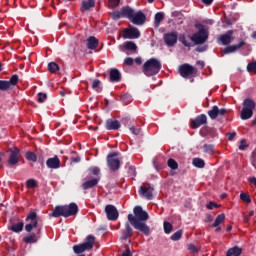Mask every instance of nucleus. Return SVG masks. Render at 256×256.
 <instances>
[{
	"label": "nucleus",
	"mask_w": 256,
	"mask_h": 256,
	"mask_svg": "<svg viewBox=\"0 0 256 256\" xmlns=\"http://www.w3.org/2000/svg\"><path fill=\"white\" fill-rule=\"evenodd\" d=\"M133 214H128V221L136 231H140L146 237L151 235V227L147 225L146 221H149V213L143 210L141 206H135L133 208Z\"/></svg>",
	"instance_id": "nucleus-1"
},
{
	"label": "nucleus",
	"mask_w": 256,
	"mask_h": 256,
	"mask_svg": "<svg viewBox=\"0 0 256 256\" xmlns=\"http://www.w3.org/2000/svg\"><path fill=\"white\" fill-rule=\"evenodd\" d=\"M79 213V206L75 202L69 205L56 206L52 211V217H73Z\"/></svg>",
	"instance_id": "nucleus-2"
},
{
	"label": "nucleus",
	"mask_w": 256,
	"mask_h": 256,
	"mask_svg": "<svg viewBox=\"0 0 256 256\" xmlns=\"http://www.w3.org/2000/svg\"><path fill=\"white\" fill-rule=\"evenodd\" d=\"M163 65L161 61L157 58L148 59L142 66V73L146 75V77H153L155 75H159Z\"/></svg>",
	"instance_id": "nucleus-3"
},
{
	"label": "nucleus",
	"mask_w": 256,
	"mask_h": 256,
	"mask_svg": "<svg viewBox=\"0 0 256 256\" xmlns=\"http://www.w3.org/2000/svg\"><path fill=\"white\" fill-rule=\"evenodd\" d=\"M94 245H95V236L88 235L83 243L73 246V251L74 253L79 255L81 253H85V251H91Z\"/></svg>",
	"instance_id": "nucleus-4"
},
{
	"label": "nucleus",
	"mask_w": 256,
	"mask_h": 256,
	"mask_svg": "<svg viewBox=\"0 0 256 256\" xmlns=\"http://www.w3.org/2000/svg\"><path fill=\"white\" fill-rule=\"evenodd\" d=\"M196 27L198 28V32L192 35V42H194V45H203L204 43H207L209 32L205 30V26H203V24H198Z\"/></svg>",
	"instance_id": "nucleus-5"
},
{
	"label": "nucleus",
	"mask_w": 256,
	"mask_h": 256,
	"mask_svg": "<svg viewBox=\"0 0 256 256\" xmlns=\"http://www.w3.org/2000/svg\"><path fill=\"white\" fill-rule=\"evenodd\" d=\"M255 107V101L251 100V98H246L243 101V109L240 114L242 121H247V119L253 117V109H255Z\"/></svg>",
	"instance_id": "nucleus-6"
},
{
	"label": "nucleus",
	"mask_w": 256,
	"mask_h": 256,
	"mask_svg": "<svg viewBox=\"0 0 256 256\" xmlns=\"http://www.w3.org/2000/svg\"><path fill=\"white\" fill-rule=\"evenodd\" d=\"M26 221L29 222L25 225V231L27 233H31L33 229H37V225H39V221L37 220V212H30L26 217Z\"/></svg>",
	"instance_id": "nucleus-7"
},
{
	"label": "nucleus",
	"mask_w": 256,
	"mask_h": 256,
	"mask_svg": "<svg viewBox=\"0 0 256 256\" xmlns=\"http://www.w3.org/2000/svg\"><path fill=\"white\" fill-rule=\"evenodd\" d=\"M115 157H117V152L110 153L107 156V165L110 171H119V168L121 167V161Z\"/></svg>",
	"instance_id": "nucleus-8"
},
{
	"label": "nucleus",
	"mask_w": 256,
	"mask_h": 256,
	"mask_svg": "<svg viewBox=\"0 0 256 256\" xmlns=\"http://www.w3.org/2000/svg\"><path fill=\"white\" fill-rule=\"evenodd\" d=\"M105 213L108 221H117L119 219V210L112 204L105 206Z\"/></svg>",
	"instance_id": "nucleus-9"
},
{
	"label": "nucleus",
	"mask_w": 256,
	"mask_h": 256,
	"mask_svg": "<svg viewBox=\"0 0 256 256\" xmlns=\"http://www.w3.org/2000/svg\"><path fill=\"white\" fill-rule=\"evenodd\" d=\"M179 74L184 79H188V77L195 75V68L189 64H183L179 67Z\"/></svg>",
	"instance_id": "nucleus-10"
},
{
	"label": "nucleus",
	"mask_w": 256,
	"mask_h": 256,
	"mask_svg": "<svg viewBox=\"0 0 256 256\" xmlns=\"http://www.w3.org/2000/svg\"><path fill=\"white\" fill-rule=\"evenodd\" d=\"M202 125H207V115L200 114L190 121L191 129H199Z\"/></svg>",
	"instance_id": "nucleus-11"
},
{
	"label": "nucleus",
	"mask_w": 256,
	"mask_h": 256,
	"mask_svg": "<svg viewBox=\"0 0 256 256\" xmlns=\"http://www.w3.org/2000/svg\"><path fill=\"white\" fill-rule=\"evenodd\" d=\"M153 191H155V188L151 186V184H148V186H140L139 189L140 195H142V197H145V199H147L148 201H151L153 199Z\"/></svg>",
	"instance_id": "nucleus-12"
},
{
	"label": "nucleus",
	"mask_w": 256,
	"mask_h": 256,
	"mask_svg": "<svg viewBox=\"0 0 256 256\" xmlns=\"http://www.w3.org/2000/svg\"><path fill=\"white\" fill-rule=\"evenodd\" d=\"M10 156L8 159V165L11 167H15V165L19 164V155H21V150L18 148L10 149Z\"/></svg>",
	"instance_id": "nucleus-13"
},
{
	"label": "nucleus",
	"mask_w": 256,
	"mask_h": 256,
	"mask_svg": "<svg viewBox=\"0 0 256 256\" xmlns=\"http://www.w3.org/2000/svg\"><path fill=\"white\" fill-rule=\"evenodd\" d=\"M141 37V32H139V29L135 27L126 28L123 33L124 39H139Z\"/></svg>",
	"instance_id": "nucleus-14"
},
{
	"label": "nucleus",
	"mask_w": 256,
	"mask_h": 256,
	"mask_svg": "<svg viewBox=\"0 0 256 256\" xmlns=\"http://www.w3.org/2000/svg\"><path fill=\"white\" fill-rule=\"evenodd\" d=\"M179 34L177 32H170L164 34V42L166 43L167 47H173L177 44V39Z\"/></svg>",
	"instance_id": "nucleus-15"
},
{
	"label": "nucleus",
	"mask_w": 256,
	"mask_h": 256,
	"mask_svg": "<svg viewBox=\"0 0 256 256\" xmlns=\"http://www.w3.org/2000/svg\"><path fill=\"white\" fill-rule=\"evenodd\" d=\"M130 21L134 25H145L147 21V16H145V13H143V11H138L134 13V16H132V19Z\"/></svg>",
	"instance_id": "nucleus-16"
},
{
	"label": "nucleus",
	"mask_w": 256,
	"mask_h": 256,
	"mask_svg": "<svg viewBox=\"0 0 256 256\" xmlns=\"http://www.w3.org/2000/svg\"><path fill=\"white\" fill-rule=\"evenodd\" d=\"M133 237V228L131 227V222H126L124 229L121 231L120 239L122 241H127V239H131Z\"/></svg>",
	"instance_id": "nucleus-17"
},
{
	"label": "nucleus",
	"mask_w": 256,
	"mask_h": 256,
	"mask_svg": "<svg viewBox=\"0 0 256 256\" xmlns=\"http://www.w3.org/2000/svg\"><path fill=\"white\" fill-rule=\"evenodd\" d=\"M245 45V40H241L238 44L230 45L222 49L224 55H229L231 53H237L241 47Z\"/></svg>",
	"instance_id": "nucleus-18"
},
{
	"label": "nucleus",
	"mask_w": 256,
	"mask_h": 256,
	"mask_svg": "<svg viewBox=\"0 0 256 256\" xmlns=\"http://www.w3.org/2000/svg\"><path fill=\"white\" fill-rule=\"evenodd\" d=\"M235 33L234 30H228L225 34H222L219 39L218 43L220 45H229L231 44V41H233V34Z\"/></svg>",
	"instance_id": "nucleus-19"
},
{
	"label": "nucleus",
	"mask_w": 256,
	"mask_h": 256,
	"mask_svg": "<svg viewBox=\"0 0 256 256\" xmlns=\"http://www.w3.org/2000/svg\"><path fill=\"white\" fill-rule=\"evenodd\" d=\"M46 166L48 169H59V167H61V159H59L58 155H55L52 158H48L46 160Z\"/></svg>",
	"instance_id": "nucleus-20"
},
{
	"label": "nucleus",
	"mask_w": 256,
	"mask_h": 256,
	"mask_svg": "<svg viewBox=\"0 0 256 256\" xmlns=\"http://www.w3.org/2000/svg\"><path fill=\"white\" fill-rule=\"evenodd\" d=\"M105 127L107 131H118V129H121V122L119 120L108 119Z\"/></svg>",
	"instance_id": "nucleus-21"
},
{
	"label": "nucleus",
	"mask_w": 256,
	"mask_h": 256,
	"mask_svg": "<svg viewBox=\"0 0 256 256\" xmlns=\"http://www.w3.org/2000/svg\"><path fill=\"white\" fill-rule=\"evenodd\" d=\"M99 181H101V178H93L91 180H88L82 183L81 187L84 191H87V189H93V187H97V185L99 184Z\"/></svg>",
	"instance_id": "nucleus-22"
},
{
	"label": "nucleus",
	"mask_w": 256,
	"mask_h": 256,
	"mask_svg": "<svg viewBox=\"0 0 256 256\" xmlns=\"http://www.w3.org/2000/svg\"><path fill=\"white\" fill-rule=\"evenodd\" d=\"M109 75L111 83H119L121 81V72L117 68L110 69Z\"/></svg>",
	"instance_id": "nucleus-23"
},
{
	"label": "nucleus",
	"mask_w": 256,
	"mask_h": 256,
	"mask_svg": "<svg viewBox=\"0 0 256 256\" xmlns=\"http://www.w3.org/2000/svg\"><path fill=\"white\" fill-rule=\"evenodd\" d=\"M86 47L91 51L95 50L96 47H99V40L95 36H90L86 40Z\"/></svg>",
	"instance_id": "nucleus-24"
},
{
	"label": "nucleus",
	"mask_w": 256,
	"mask_h": 256,
	"mask_svg": "<svg viewBox=\"0 0 256 256\" xmlns=\"http://www.w3.org/2000/svg\"><path fill=\"white\" fill-rule=\"evenodd\" d=\"M179 41H180V43H182V45H184V47H192L193 46V44L191 43L193 41V36H191V35L181 34L179 36Z\"/></svg>",
	"instance_id": "nucleus-25"
},
{
	"label": "nucleus",
	"mask_w": 256,
	"mask_h": 256,
	"mask_svg": "<svg viewBox=\"0 0 256 256\" xmlns=\"http://www.w3.org/2000/svg\"><path fill=\"white\" fill-rule=\"evenodd\" d=\"M121 11H122V17L124 19H129V21H131V19L133 18L134 14H135V10H133V8H131L129 6L122 7Z\"/></svg>",
	"instance_id": "nucleus-26"
},
{
	"label": "nucleus",
	"mask_w": 256,
	"mask_h": 256,
	"mask_svg": "<svg viewBox=\"0 0 256 256\" xmlns=\"http://www.w3.org/2000/svg\"><path fill=\"white\" fill-rule=\"evenodd\" d=\"M243 253V249L239 246H234L232 248H229L226 252V256H241Z\"/></svg>",
	"instance_id": "nucleus-27"
},
{
	"label": "nucleus",
	"mask_w": 256,
	"mask_h": 256,
	"mask_svg": "<svg viewBox=\"0 0 256 256\" xmlns=\"http://www.w3.org/2000/svg\"><path fill=\"white\" fill-rule=\"evenodd\" d=\"M95 7V0H84L81 4V11H89V9H93Z\"/></svg>",
	"instance_id": "nucleus-28"
},
{
	"label": "nucleus",
	"mask_w": 256,
	"mask_h": 256,
	"mask_svg": "<svg viewBox=\"0 0 256 256\" xmlns=\"http://www.w3.org/2000/svg\"><path fill=\"white\" fill-rule=\"evenodd\" d=\"M23 227H25V223L23 222H18L16 224H13L9 230L13 231V233H21L23 231Z\"/></svg>",
	"instance_id": "nucleus-29"
},
{
	"label": "nucleus",
	"mask_w": 256,
	"mask_h": 256,
	"mask_svg": "<svg viewBox=\"0 0 256 256\" xmlns=\"http://www.w3.org/2000/svg\"><path fill=\"white\" fill-rule=\"evenodd\" d=\"M23 241H24V243H27V244L37 243V241H38L37 234L31 233L30 235L25 236L23 238Z\"/></svg>",
	"instance_id": "nucleus-30"
},
{
	"label": "nucleus",
	"mask_w": 256,
	"mask_h": 256,
	"mask_svg": "<svg viewBox=\"0 0 256 256\" xmlns=\"http://www.w3.org/2000/svg\"><path fill=\"white\" fill-rule=\"evenodd\" d=\"M210 119H217L219 117V107L217 105L213 106L211 110L208 111Z\"/></svg>",
	"instance_id": "nucleus-31"
},
{
	"label": "nucleus",
	"mask_w": 256,
	"mask_h": 256,
	"mask_svg": "<svg viewBox=\"0 0 256 256\" xmlns=\"http://www.w3.org/2000/svg\"><path fill=\"white\" fill-rule=\"evenodd\" d=\"M8 87H16L17 83H19V75L13 74L10 79L7 81Z\"/></svg>",
	"instance_id": "nucleus-32"
},
{
	"label": "nucleus",
	"mask_w": 256,
	"mask_h": 256,
	"mask_svg": "<svg viewBox=\"0 0 256 256\" xmlns=\"http://www.w3.org/2000/svg\"><path fill=\"white\" fill-rule=\"evenodd\" d=\"M192 165L197 167V169H203V167H205V160L201 158H193Z\"/></svg>",
	"instance_id": "nucleus-33"
},
{
	"label": "nucleus",
	"mask_w": 256,
	"mask_h": 256,
	"mask_svg": "<svg viewBox=\"0 0 256 256\" xmlns=\"http://www.w3.org/2000/svg\"><path fill=\"white\" fill-rule=\"evenodd\" d=\"M163 12H157L154 17V27H159L161 25V21L164 19Z\"/></svg>",
	"instance_id": "nucleus-34"
},
{
	"label": "nucleus",
	"mask_w": 256,
	"mask_h": 256,
	"mask_svg": "<svg viewBox=\"0 0 256 256\" xmlns=\"http://www.w3.org/2000/svg\"><path fill=\"white\" fill-rule=\"evenodd\" d=\"M225 222V214H219L214 223L211 225V227H219L221 225V223H224Z\"/></svg>",
	"instance_id": "nucleus-35"
},
{
	"label": "nucleus",
	"mask_w": 256,
	"mask_h": 256,
	"mask_svg": "<svg viewBox=\"0 0 256 256\" xmlns=\"http://www.w3.org/2000/svg\"><path fill=\"white\" fill-rule=\"evenodd\" d=\"M27 161H32V163H37V154L33 151H27L25 154Z\"/></svg>",
	"instance_id": "nucleus-36"
},
{
	"label": "nucleus",
	"mask_w": 256,
	"mask_h": 256,
	"mask_svg": "<svg viewBox=\"0 0 256 256\" xmlns=\"http://www.w3.org/2000/svg\"><path fill=\"white\" fill-rule=\"evenodd\" d=\"M203 149L204 153H208V155H213L215 153V146L213 144H204Z\"/></svg>",
	"instance_id": "nucleus-37"
},
{
	"label": "nucleus",
	"mask_w": 256,
	"mask_h": 256,
	"mask_svg": "<svg viewBox=\"0 0 256 256\" xmlns=\"http://www.w3.org/2000/svg\"><path fill=\"white\" fill-rule=\"evenodd\" d=\"M124 48L127 51H137V44H135V42L127 41L124 43Z\"/></svg>",
	"instance_id": "nucleus-38"
},
{
	"label": "nucleus",
	"mask_w": 256,
	"mask_h": 256,
	"mask_svg": "<svg viewBox=\"0 0 256 256\" xmlns=\"http://www.w3.org/2000/svg\"><path fill=\"white\" fill-rule=\"evenodd\" d=\"M167 165L170 169H172V171H175L177 169H179V164L177 163V161H175V159L173 158H169L167 161Z\"/></svg>",
	"instance_id": "nucleus-39"
},
{
	"label": "nucleus",
	"mask_w": 256,
	"mask_h": 256,
	"mask_svg": "<svg viewBox=\"0 0 256 256\" xmlns=\"http://www.w3.org/2000/svg\"><path fill=\"white\" fill-rule=\"evenodd\" d=\"M110 15L114 21H119V19H124L123 12L121 9L119 11H114V12L110 13Z\"/></svg>",
	"instance_id": "nucleus-40"
},
{
	"label": "nucleus",
	"mask_w": 256,
	"mask_h": 256,
	"mask_svg": "<svg viewBox=\"0 0 256 256\" xmlns=\"http://www.w3.org/2000/svg\"><path fill=\"white\" fill-rule=\"evenodd\" d=\"M48 71L50 73H57V71H59V64L55 62H50L48 64Z\"/></svg>",
	"instance_id": "nucleus-41"
},
{
	"label": "nucleus",
	"mask_w": 256,
	"mask_h": 256,
	"mask_svg": "<svg viewBox=\"0 0 256 256\" xmlns=\"http://www.w3.org/2000/svg\"><path fill=\"white\" fill-rule=\"evenodd\" d=\"M121 101L123 103H126V105H127V104L131 103V101H133V96H131V94H129V93H124L121 96Z\"/></svg>",
	"instance_id": "nucleus-42"
},
{
	"label": "nucleus",
	"mask_w": 256,
	"mask_h": 256,
	"mask_svg": "<svg viewBox=\"0 0 256 256\" xmlns=\"http://www.w3.org/2000/svg\"><path fill=\"white\" fill-rule=\"evenodd\" d=\"M183 237V230L176 231L171 237V241H179Z\"/></svg>",
	"instance_id": "nucleus-43"
},
{
	"label": "nucleus",
	"mask_w": 256,
	"mask_h": 256,
	"mask_svg": "<svg viewBox=\"0 0 256 256\" xmlns=\"http://www.w3.org/2000/svg\"><path fill=\"white\" fill-rule=\"evenodd\" d=\"M171 231H173V224L169 222H164V233H166V235H169Z\"/></svg>",
	"instance_id": "nucleus-44"
},
{
	"label": "nucleus",
	"mask_w": 256,
	"mask_h": 256,
	"mask_svg": "<svg viewBox=\"0 0 256 256\" xmlns=\"http://www.w3.org/2000/svg\"><path fill=\"white\" fill-rule=\"evenodd\" d=\"M9 84L7 83V80H0V91H9Z\"/></svg>",
	"instance_id": "nucleus-45"
},
{
	"label": "nucleus",
	"mask_w": 256,
	"mask_h": 256,
	"mask_svg": "<svg viewBox=\"0 0 256 256\" xmlns=\"http://www.w3.org/2000/svg\"><path fill=\"white\" fill-rule=\"evenodd\" d=\"M247 71L249 73H256V61L255 62H250L247 65Z\"/></svg>",
	"instance_id": "nucleus-46"
},
{
	"label": "nucleus",
	"mask_w": 256,
	"mask_h": 256,
	"mask_svg": "<svg viewBox=\"0 0 256 256\" xmlns=\"http://www.w3.org/2000/svg\"><path fill=\"white\" fill-rule=\"evenodd\" d=\"M46 99H47V94H45L43 92H39L37 94V101H38V103H45Z\"/></svg>",
	"instance_id": "nucleus-47"
},
{
	"label": "nucleus",
	"mask_w": 256,
	"mask_h": 256,
	"mask_svg": "<svg viewBox=\"0 0 256 256\" xmlns=\"http://www.w3.org/2000/svg\"><path fill=\"white\" fill-rule=\"evenodd\" d=\"M26 186L28 189H33V188L37 187V181H35V179H29L26 182Z\"/></svg>",
	"instance_id": "nucleus-48"
},
{
	"label": "nucleus",
	"mask_w": 256,
	"mask_h": 256,
	"mask_svg": "<svg viewBox=\"0 0 256 256\" xmlns=\"http://www.w3.org/2000/svg\"><path fill=\"white\" fill-rule=\"evenodd\" d=\"M240 199L241 201H244V203H251V197L247 193H241Z\"/></svg>",
	"instance_id": "nucleus-49"
},
{
	"label": "nucleus",
	"mask_w": 256,
	"mask_h": 256,
	"mask_svg": "<svg viewBox=\"0 0 256 256\" xmlns=\"http://www.w3.org/2000/svg\"><path fill=\"white\" fill-rule=\"evenodd\" d=\"M101 85V80L99 79H95L93 82H92V89H94L95 91H101L99 90V86Z\"/></svg>",
	"instance_id": "nucleus-50"
},
{
	"label": "nucleus",
	"mask_w": 256,
	"mask_h": 256,
	"mask_svg": "<svg viewBox=\"0 0 256 256\" xmlns=\"http://www.w3.org/2000/svg\"><path fill=\"white\" fill-rule=\"evenodd\" d=\"M129 129L133 135H141V127L135 128V126H131Z\"/></svg>",
	"instance_id": "nucleus-51"
},
{
	"label": "nucleus",
	"mask_w": 256,
	"mask_h": 256,
	"mask_svg": "<svg viewBox=\"0 0 256 256\" xmlns=\"http://www.w3.org/2000/svg\"><path fill=\"white\" fill-rule=\"evenodd\" d=\"M207 49H209L208 45H203V46H198L195 48V51L197 53H205V51H207Z\"/></svg>",
	"instance_id": "nucleus-52"
},
{
	"label": "nucleus",
	"mask_w": 256,
	"mask_h": 256,
	"mask_svg": "<svg viewBox=\"0 0 256 256\" xmlns=\"http://www.w3.org/2000/svg\"><path fill=\"white\" fill-rule=\"evenodd\" d=\"M188 250L190 251V253H193L194 255H197V253H199V250H197V247L194 244H189Z\"/></svg>",
	"instance_id": "nucleus-53"
},
{
	"label": "nucleus",
	"mask_w": 256,
	"mask_h": 256,
	"mask_svg": "<svg viewBox=\"0 0 256 256\" xmlns=\"http://www.w3.org/2000/svg\"><path fill=\"white\" fill-rule=\"evenodd\" d=\"M108 1L112 9L119 7V3H121V0H108Z\"/></svg>",
	"instance_id": "nucleus-54"
},
{
	"label": "nucleus",
	"mask_w": 256,
	"mask_h": 256,
	"mask_svg": "<svg viewBox=\"0 0 256 256\" xmlns=\"http://www.w3.org/2000/svg\"><path fill=\"white\" fill-rule=\"evenodd\" d=\"M135 63V60L131 57H127L124 59V65H127L128 67H131Z\"/></svg>",
	"instance_id": "nucleus-55"
},
{
	"label": "nucleus",
	"mask_w": 256,
	"mask_h": 256,
	"mask_svg": "<svg viewBox=\"0 0 256 256\" xmlns=\"http://www.w3.org/2000/svg\"><path fill=\"white\" fill-rule=\"evenodd\" d=\"M239 149L240 151H245V149H247V141L245 139L241 140Z\"/></svg>",
	"instance_id": "nucleus-56"
},
{
	"label": "nucleus",
	"mask_w": 256,
	"mask_h": 256,
	"mask_svg": "<svg viewBox=\"0 0 256 256\" xmlns=\"http://www.w3.org/2000/svg\"><path fill=\"white\" fill-rule=\"evenodd\" d=\"M90 173H92V175H99V173H101V169H99V167H92L90 168Z\"/></svg>",
	"instance_id": "nucleus-57"
},
{
	"label": "nucleus",
	"mask_w": 256,
	"mask_h": 256,
	"mask_svg": "<svg viewBox=\"0 0 256 256\" xmlns=\"http://www.w3.org/2000/svg\"><path fill=\"white\" fill-rule=\"evenodd\" d=\"M153 165H154L156 171H161V169H163V164H161V163H159L157 161H154Z\"/></svg>",
	"instance_id": "nucleus-58"
},
{
	"label": "nucleus",
	"mask_w": 256,
	"mask_h": 256,
	"mask_svg": "<svg viewBox=\"0 0 256 256\" xmlns=\"http://www.w3.org/2000/svg\"><path fill=\"white\" fill-rule=\"evenodd\" d=\"M214 207H219V206L217 205V203H215V202H213V201H210V202L206 205V208L209 209V210L213 209Z\"/></svg>",
	"instance_id": "nucleus-59"
},
{
	"label": "nucleus",
	"mask_w": 256,
	"mask_h": 256,
	"mask_svg": "<svg viewBox=\"0 0 256 256\" xmlns=\"http://www.w3.org/2000/svg\"><path fill=\"white\" fill-rule=\"evenodd\" d=\"M70 161H71V165H73V163H80L81 162V157H79V156L72 157L70 159Z\"/></svg>",
	"instance_id": "nucleus-60"
},
{
	"label": "nucleus",
	"mask_w": 256,
	"mask_h": 256,
	"mask_svg": "<svg viewBox=\"0 0 256 256\" xmlns=\"http://www.w3.org/2000/svg\"><path fill=\"white\" fill-rule=\"evenodd\" d=\"M226 113H227V109H225V108L219 109V108H218V117H219V116H220V117H223V116H225Z\"/></svg>",
	"instance_id": "nucleus-61"
},
{
	"label": "nucleus",
	"mask_w": 256,
	"mask_h": 256,
	"mask_svg": "<svg viewBox=\"0 0 256 256\" xmlns=\"http://www.w3.org/2000/svg\"><path fill=\"white\" fill-rule=\"evenodd\" d=\"M236 136L237 132L228 133V141H233V139H235Z\"/></svg>",
	"instance_id": "nucleus-62"
},
{
	"label": "nucleus",
	"mask_w": 256,
	"mask_h": 256,
	"mask_svg": "<svg viewBox=\"0 0 256 256\" xmlns=\"http://www.w3.org/2000/svg\"><path fill=\"white\" fill-rule=\"evenodd\" d=\"M121 256H133V253L131 252V249L127 248Z\"/></svg>",
	"instance_id": "nucleus-63"
},
{
	"label": "nucleus",
	"mask_w": 256,
	"mask_h": 256,
	"mask_svg": "<svg viewBox=\"0 0 256 256\" xmlns=\"http://www.w3.org/2000/svg\"><path fill=\"white\" fill-rule=\"evenodd\" d=\"M248 181L250 185H255L256 187V177H250L248 178Z\"/></svg>",
	"instance_id": "nucleus-64"
}]
</instances>
